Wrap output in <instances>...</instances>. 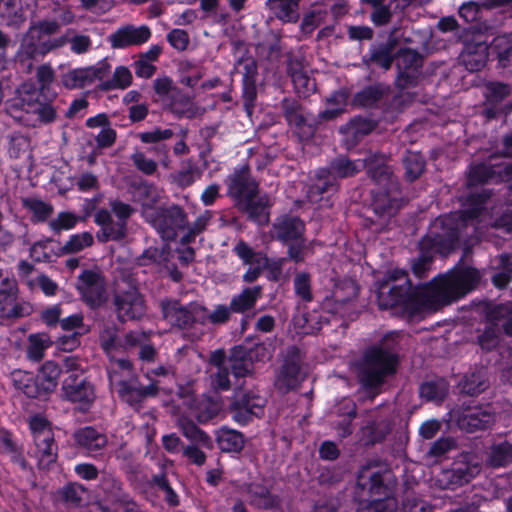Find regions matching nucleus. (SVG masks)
<instances>
[{"label": "nucleus", "mask_w": 512, "mask_h": 512, "mask_svg": "<svg viewBox=\"0 0 512 512\" xmlns=\"http://www.w3.org/2000/svg\"><path fill=\"white\" fill-rule=\"evenodd\" d=\"M480 272L471 266H456L447 274L434 279L418 294L422 311H436L475 289Z\"/></svg>", "instance_id": "nucleus-1"}, {"label": "nucleus", "mask_w": 512, "mask_h": 512, "mask_svg": "<svg viewBox=\"0 0 512 512\" xmlns=\"http://www.w3.org/2000/svg\"><path fill=\"white\" fill-rule=\"evenodd\" d=\"M364 161L371 178L384 189L373 192L371 207L374 216L369 218L371 229L374 232H381L388 227L391 218L399 209L398 200L392 196L398 189L397 183L383 154L369 153Z\"/></svg>", "instance_id": "nucleus-2"}, {"label": "nucleus", "mask_w": 512, "mask_h": 512, "mask_svg": "<svg viewBox=\"0 0 512 512\" xmlns=\"http://www.w3.org/2000/svg\"><path fill=\"white\" fill-rule=\"evenodd\" d=\"M395 334L384 338L383 343L368 349L357 368V377L368 391L373 392V397L378 394L386 378L396 371L397 358L392 351V346L387 342L395 338Z\"/></svg>", "instance_id": "nucleus-3"}, {"label": "nucleus", "mask_w": 512, "mask_h": 512, "mask_svg": "<svg viewBox=\"0 0 512 512\" xmlns=\"http://www.w3.org/2000/svg\"><path fill=\"white\" fill-rule=\"evenodd\" d=\"M228 195L234 198L238 207L260 225L269 221L267 208L270 199L267 196L257 197L258 184L250 177L248 167L243 166L228 177Z\"/></svg>", "instance_id": "nucleus-4"}, {"label": "nucleus", "mask_w": 512, "mask_h": 512, "mask_svg": "<svg viewBox=\"0 0 512 512\" xmlns=\"http://www.w3.org/2000/svg\"><path fill=\"white\" fill-rule=\"evenodd\" d=\"M6 111L16 121L28 127L50 123L56 118L55 108L39 101L37 89L27 83L18 87L15 96L6 102Z\"/></svg>", "instance_id": "nucleus-5"}, {"label": "nucleus", "mask_w": 512, "mask_h": 512, "mask_svg": "<svg viewBox=\"0 0 512 512\" xmlns=\"http://www.w3.org/2000/svg\"><path fill=\"white\" fill-rule=\"evenodd\" d=\"M357 483L373 496H385L384 499L371 501L364 512H396L397 501L394 497L388 496L391 490L392 473L385 466L377 464L363 466L359 472Z\"/></svg>", "instance_id": "nucleus-6"}, {"label": "nucleus", "mask_w": 512, "mask_h": 512, "mask_svg": "<svg viewBox=\"0 0 512 512\" xmlns=\"http://www.w3.org/2000/svg\"><path fill=\"white\" fill-rule=\"evenodd\" d=\"M110 386L119 397L131 406H138L148 396H155L158 393L156 383L147 386H140L133 372L129 360H116L108 368Z\"/></svg>", "instance_id": "nucleus-7"}, {"label": "nucleus", "mask_w": 512, "mask_h": 512, "mask_svg": "<svg viewBox=\"0 0 512 512\" xmlns=\"http://www.w3.org/2000/svg\"><path fill=\"white\" fill-rule=\"evenodd\" d=\"M110 210L99 209L94 214V222L101 227L96 237L99 242L120 241L127 234V221L135 209L119 199L109 200Z\"/></svg>", "instance_id": "nucleus-8"}, {"label": "nucleus", "mask_w": 512, "mask_h": 512, "mask_svg": "<svg viewBox=\"0 0 512 512\" xmlns=\"http://www.w3.org/2000/svg\"><path fill=\"white\" fill-rule=\"evenodd\" d=\"M160 308L163 318L174 328L188 330L203 323V305L198 302L182 304L176 299H165Z\"/></svg>", "instance_id": "nucleus-9"}, {"label": "nucleus", "mask_w": 512, "mask_h": 512, "mask_svg": "<svg viewBox=\"0 0 512 512\" xmlns=\"http://www.w3.org/2000/svg\"><path fill=\"white\" fill-rule=\"evenodd\" d=\"M481 471L477 457L471 453H463L450 469L443 470L437 477L442 489L454 490L469 483Z\"/></svg>", "instance_id": "nucleus-10"}, {"label": "nucleus", "mask_w": 512, "mask_h": 512, "mask_svg": "<svg viewBox=\"0 0 512 512\" xmlns=\"http://www.w3.org/2000/svg\"><path fill=\"white\" fill-rule=\"evenodd\" d=\"M149 222L163 239L174 240L187 228L188 215L181 206L173 204L159 208L150 216Z\"/></svg>", "instance_id": "nucleus-11"}, {"label": "nucleus", "mask_w": 512, "mask_h": 512, "mask_svg": "<svg viewBox=\"0 0 512 512\" xmlns=\"http://www.w3.org/2000/svg\"><path fill=\"white\" fill-rule=\"evenodd\" d=\"M454 244L455 238L452 235L444 237L431 231L424 236L419 242L420 255L412 265L414 274L423 278L430 269L434 254H447Z\"/></svg>", "instance_id": "nucleus-12"}, {"label": "nucleus", "mask_w": 512, "mask_h": 512, "mask_svg": "<svg viewBox=\"0 0 512 512\" xmlns=\"http://www.w3.org/2000/svg\"><path fill=\"white\" fill-rule=\"evenodd\" d=\"M30 428L35 444V457L41 468H48L56 461L57 447L54 443V434L48 422L41 417H34L30 421Z\"/></svg>", "instance_id": "nucleus-13"}, {"label": "nucleus", "mask_w": 512, "mask_h": 512, "mask_svg": "<svg viewBox=\"0 0 512 512\" xmlns=\"http://www.w3.org/2000/svg\"><path fill=\"white\" fill-rule=\"evenodd\" d=\"M301 365L302 356L300 350L296 346L289 347L275 379L276 388L281 392H288L297 388L304 379Z\"/></svg>", "instance_id": "nucleus-14"}, {"label": "nucleus", "mask_w": 512, "mask_h": 512, "mask_svg": "<svg viewBox=\"0 0 512 512\" xmlns=\"http://www.w3.org/2000/svg\"><path fill=\"white\" fill-rule=\"evenodd\" d=\"M62 393L65 400L75 404L81 411H87L96 399L94 386L75 374H71L64 380Z\"/></svg>", "instance_id": "nucleus-15"}, {"label": "nucleus", "mask_w": 512, "mask_h": 512, "mask_svg": "<svg viewBox=\"0 0 512 512\" xmlns=\"http://www.w3.org/2000/svg\"><path fill=\"white\" fill-rule=\"evenodd\" d=\"M110 64L103 60L95 65L75 68L62 75V83L68 89L84 88L97 80H103L110 72Z\"/></svg>", "instance_id": "nucleus-16"}, {"label": "nucleus", "mask_w": 512, "mask_h": 512, "mask_svg": "<svg viewBox=\"0 0 512 512\" xmlns=\"http://www.w3.org/2000/svg\"><path fill=\"white\" fill-rule=\"evenodd\" d=\"M510 182L512 189V165H488L485 163L471 165L467 174V185L472 187L490 182Z\"/></svg>", "instance_id": "nucleus-17"}, {"label": "nucleus", "mask_w": 512, "mask_h": 512, "mask_svg": "<svg viewBox=\"0 0 512 512\" xmlns=\"http://www.w3.org/2000/svg\"><path fill=\"white\" fill-rule=\"evenodd\" d=\"M396 66L398 75L395 80L397 87L404 89L416 81L422 66V56L415 50L405 48L397 53Z\"/></svg>", "instance_id": "nucleus-18"}, {"label": "nucleus", "mask_w": 512, "mask_h": 512, "mask_svg": "<svg viewBox=\"0 0 512 512\" xmlns=\"http://www.w3.org/2000/svg\"><path fill=\"white\" fill-rule=\"evenodd\" d=\"M77 289L91 307L100 306L105 300V284L100 273L96 271H83L78 277Z\"/></svg>", "instance_id": "nucleus-19"}, {"label": "nucleus", "mask_w": 512, "mask_h": 512, "mask_svg": "<svg viewBox=\"0 0 512 512\" xmlns=\"http://www.w3.org/2000/svg\"><path fill=\"white\" fill-rule=\"evenodd\" d=\"M114 304L121 321L140 319L146 312L143 296L136 288L117 294Z\"/></svg>", "instance_id": "nucleus-20"}, {"label": "nucleus", "mask_w": 512, "mask_h": 512, "mask_svg": "<svg viewBox=\"0 0 512 512\" xmlns=\"http://www.w3.org/2000/svg\"><path fill=\"white\" fill-rule=\"evenodd\" d=\"M61 374L60 366L54 361H46L40 368L34 384H26L23 392L29 397H39L53 391Z\"/></svg>", "instance_id": "nucleus-21"}, {"label": "nucleus", "mask_w": 512, "mask_h": 512, "mask_svg": "<svg viewBox=\"0 0 512 512\" xmlns=\"http://www.w3.org/2000/svg\"><path fill=\"white\" fill-rule=\"evenodd\" d=\"M494 423L495 413L489 405L467 408L457 418L459 428L467 432L486 430Z\"/></svg>", "instance_id": "nucleus-22"}, {"label": "nucleus", "mask_w": 512, "mask_h": 512, "mask_svg": "<svg viewBox=\"0 0 512 512\" xmlns=\"http://www.w3.org/2000/svg\"><path fill=\"white\" fill-rule=\"evenodd\" d=\"M264 398L254 392L238 391L231 405L233 418L238 422L246 423L251 416H260L263 413Z\"/></svg>", "instance_id": "nucleus-23"}, {"label": "nucleus", "mask_w": 512, "mask_h": 512, "mask_svg": "<svg viewBox=\"0 0 512 512\" xmlns=\"http://www.w3.org/2000/svg\"><path fill=\"white\" fill-rule=\"evenodd\" d=\"M151 37V30L146 25H124L109 36V42L115 49L138 46L146 43Z\"/></svg>", "instance_id": "nucleus-24"}, {"label": "nucleus", "mask_w": 512, "mask_h": 512, "mask_svg": "<svg viewBox=\"0 0 512 512\" xmlns=\"http://www.w3.org/2000/svg\"><path fill=\"white\" fill-rule=\"evenodd\" d=\"M386 278V284H391L389 287L390 300L384 303L383 300L380 299V305L386 308L405 302L411 291V284L407 273L404 270L395 269L389 271ZM383 294L384 292L382 291L380 298H382Z\"/></svg>", "instance_id": "nucleus-25"}, {"label": "nucleus", "mask_w": 512, "mask_h": 512, "mask_svg": "<svg viewBox=\"0 0 512 512\" xmlns=\"http://www.w3.org/2000/svg\"><path fill=\"white\" fill-rule=\"evenodd\" d=\"M304 222L292 215H283L278 217L270 231L271 237L282 243L294 242L304 237Z\"/></svg>", "instance_id": "nucleus-26"}, {"label": "nucleus", "mask_w": 512, "mask_h": 512, "mask_svg": "<svg viewBox=\"0 0 512 512\" xmlns=\"http://www.w3.org/2000/svg\"><path fill=\"white\" fill-rule=\"evenodd\" d=\"M234 252L245 264L252 266L243 275V280L247 283L254 282L260 276L262 270L267 266L268 258L262 252L254 251L244 241H239L235 245Z\"/></svg>", "instance_id": "nucleus-27"}, {"label": "nucleus", "mask_w": 512, "mask_h": 512, "mask_svg": "<svg viewBox=\"0 0 512 512\" xmlns=\"http://www.w3.org/2000/svg\"><path fill=\"white\" fill-rule=\"evenodd\" d=\"M488 60V46L486 42L471 40L464 44L459 56L460 63L470 72L481 70Z\"/></svg>", "instance_id": "nucleus-28"}, {"label": "nucleus", "mask_w": 512, "mask_h": 512, "mask_svg": "<svg viewBox=\"0 0 512 512\" xmlns=\"http://www.w3.org/2000/svg\"><path fill=\"white\" fill-rule=\"evenodd\" d=\"M153 87L159 96H171L174 100L171 102V111L179 116L185 114L191 105L190 97L180 94L173 86V82L168 77H161L154 80Z\"/></svg>", "instance_id": "nucleus-29"}, {"label": "nucleus", "mask_w": 512, "mask_h": 512, "mask_svg": "<svg viewBox=\"0 0 512 512\" xmlns=\"http://www.w3.org/2000/svg\"><path fill=\"white\" fill-rule=\"evenodd\" d=\"M47 54L44 40L40 39L32 30L28 29L21 39L17 58L21 63H28V67L32 66V62L40 56Z\"/></svg>", "instance_id": "nucleus-30"}, {"label": "nucleus", "mask_w": 512, "mask_h": 512, "mask_svg": "<svg viewBox=\"0 0 512 512\" xmlns=\"http://www.w3.org/2000/svg\"><path fill=\"white\" fill-rule=\"evenodd\" d=\"M396 43L389 40L386 43L374 45L369 49V52L363 56V63L368 67H380L387 71L391 68L394 61V49Z\"/></svg>", "instance_id": "nucleus-31"}, {"label": "nucleus", "mask_w": 512, "mask_h": 512, "mask_svg": "<svg viewBox=\"0 0 512 512\" xmlns=\"http://www.w3.org/2000/svg\"><path fill=\"white\" fill-rule=\"evenodd\" d=\"M249 503L259 509H274L281 504V498L261 483H250L246 487Z\"/></svg>", "instance_id": "nucleus-32"}, {"label": "nucleus", "mask_w": 512, "mask_h": 512, "mask_svg": "<svg viewBox=\"0 0 512 512\" xmlns=\"http://www.w3.org/2000/svg\"><path fill=\"white\" fill-rule=\"evenodd\" d=\"M210 365L215 371L211 372V382L216 389L228 390L231 386L229 374L231 373L227 365V357L223 350H216L210 356Z\"/></svg>", "instance_id": "nucleus-33"}, {"label": "nucleus", "mask_w": 512, "mask_h": 512, "mask_svg": "<svg viewBox=\"0 0 512 512\" xmlns=\"http://www.w3.org/2000/svg\"><path fill=\"white\" fill-rule=\"evenodd\" d=\"M74 440L78 446L93 454L107 445V437L93 427L87 426L74 433Z\"/></svg>", "instance_id": "nucleus-34"}, {"label": "nucleus", "mask_w": 512, "mask_h": 512, "mask_svg": "<svg viewBox=\"0 0 512 512\" xmlns=\"http://www.w3.org/2000/svg\"><path fill=\"white\" fill-rule=\"evenodd\" d=\"M391 92L390 86L383 83H376L364 87L353 97V104L358 107H373L382 99L389 96Z\"/></svg>", "instance_id": "nucleus-35"}, {"label": "nucleus", "mask_w": 512, "mask_h": 512, "mask_svg": "<svg viewBox=\"0 0 512 512\" xmlns=\"http://www.w3.org/2000/svg\"><path fill=\"white\" fill-rule=\"evenodd\" d=\"M282 110L288 123L298 128V133L301 134L302 137L308 138L313 134V127L306 124L305 117L301 112V107L296 100L291 98L283 99Z\"/></svg>", "instance_id": "nucleus-36"}, {"label": "nucleus", "mask_w": 512, "mask_h": 512, "mask_svg": "<svg viewBox=\"0 0 512 512\" xmlns=\"http://www.w3.org/2000/svg\"><path fill=\"white\" fill-rule=\"evenodd\" d=\"M301 0H268L266 6L269 11L284 23H295L299 19V5Z\"/></svg>", "instance_id": "nucleus-37"}, {"label": "nucleus", "mask_w": 512, "mask_h": 512, "mask_svg": "<svg viewBox=\"0 0 512 512\" xmlns=\"http://www.w3.org/2000/svg\"><path fill=\"white\" fill-rule=\"evenodd\" d=\"M26 20L20 0H0V23L20 28Z\"/></svg>", "instance_id": "nucleus-38"}, {"label": "nucleus", "mask_w": 512, "mask_h": 512, "mask_svg": "<svg viewBox=\"0 0 512 512\" xmlns=\"http://www.w3.org/2000/svg\"><path fill=\"white\" fill-rule=\"evenodd\" d=\"M188 407L193 417L200 423H205L215 417L220 411V405L217 401L209 397H200L188 401Z\"/></svg>", "instance_id": "nucleus-39"}, {"label": "nucleus", "mask_w": 512, "mask_h": 512, "mask_svg": "<svg viewBox=\"0 0 512 512\" xmlns=\"http://www.w3.org/2000/svg\"><path fill=\"white\" fill-rule=\"evenodd\" d=\"M485 461L493 468L509 465L512 462V444L507 440L494 442L487 450Z\"/></svg>", "instance_id": "nucleus-40"}, {"label": "nucleus", "mask_w": 512, "mask_h": 512, "mask_svg": "<svg viewBox=\"0 0 512 512\" xmlns=\"http://www.w3.org/2000/svg\"><path fill=\"white\" fill-rule=\"evenodd\" d=\"M488 321L498 330L512 336V302L491 307L487 312Z\"/></svg>", "instance_id": "nucleus-41"}, {"label": "nucleus", "mask_w": 512, "mask_h": 512, "mask_svg": "<svg viewBox=\"0 0 512 512\" xmlns=\"http://www.w3.org/2000/svg\"><path fill=\"white\" fill-rule=\"evenodd\" d=\"M366 167L364 159L352 161L347 157L340 156L334 159L329 166V175L338 178L352 177Z\"/></svg>", "instance_id": "nucleus-42"}, {"label": "nucleus", "mask_w": 512, "mask_h": 512, "mask_svg": "<svg viewBox=\"0 0 512 512\" xmlns=\"http://www.w3.org/2000/svg\"><path fill=\"white\" fill-rule=\"evenodd\" d=\"M262 295L261 286L245 288L240 294L235 295L230 302L232 312L244 313L254 308L257 300Z\"/></svg>", "instance_id": "nucleus-43"}, {"label": "nucleus", "mask_w": 512, "mask_h": 512, "mask_svg": "<svg viewBox=\"0 0 512 512\" xmlns=\"http://www.w3.org/2000/svg\"><path fill=\"white\" fill-rule=\"evenodd\" d=\"M492 268L494 270L493 285L497 288H505L512 279V253L497 257Z\"/></svg>", "instance_id": "nucleus-44"}, {"label": "nucleus", "mask_w": 512, "mask_h": 512, "mask_svg": "<svg viewBox=\"0 0 512 512\" xmlns=\"http://www.w3.org/2000/svg\"><path fill=\"white\" fill-rule=\"evenodd\" d=\"M489 386L487 371L480 368L469 375H466L460 383L462 392L474 396L485 391Z\"/></svg>", "instance_id": "nucleus-45"}, {"label": "nucleus", "mask_w": 512, "mask_h": 512, "mask_svg": "<svg viewBox=\"0 0 512 512\" xmlns=\"http://www.w3.org/2000/svg\"><path fill=\"white\" fill-rule=\"evenodd\" d=\"M375 128L373 121L365 118H354L341 131L346 134L352 142H359L364 136L371 133Z\"/></svg>", "instance_id": "nucleus-46"}, {"label": "nucleus", "mask_w": 512, "mask_h": 512, "mask_svg": "<svg viewBox=\"0 0 512 512\" xmlns=\"http://www.w3.org/2000/svg\"><path fill=\"white\" fill-rule=\"evenodd\" d=\"M178 426L182 434L192 442L200 444L206 448H212V440L209 435L198 428L192 421L186 418H180Z\"/></svg>", "instance_id": "nucleus-47"}, {"label": "nucleus", "mask_w": 512, "mask_h": 512, "mask_svg": "<svg viewBox=\"0 0 512 512\" xmlns=\"http://www.w3.org/2000/svg\"><path fill=\"white\" fill-rule=\"evenodd\" d=\"M100 343L107 356L110 358V366L116 360H125L124 358H117L116 353L121 352V339L117 337L116 330L113 327L104 329L100 335Z\"/></svg>", "instance_id": "nucleus-48"}, {"label": "nucleus", "mask_w": 512, "mask_h": 512, "mask_svg": "<svg viewBox=\"0 0 512 512\" xmlns=\"http://www.w3.org/2000/svg\"><path fill=\"white\" fill-rule=\"evenodd\" d=\"M29 345L27 356L30 360L39 362L45 355V351L52 345V341L47 334H32L28 338Z\"/></svg>", "instance_id": "nucleus-49"}, {"label": "nucleus", "mask_w": 512, "mask_h": 512, "mask_svg": "<svg viewBox=\"0 0 512 512\" xmlns=\"http://www.w3.org/2000/svg\"><path fill=\"white\" fill-rule=\"evenodd\" d=\"M219 448L225 452H236L242 449L244 440L241 433L231 429H221L217 435Z\"/></svg>", "instance_id": "nucleus-50"}, {"label": "nucleus", "mask_w": 512, "mask_h": 512, "mask_svg": "<svg viewBox=\"0 0 512 512\" xmlns=\"http://www.w3.org/2000/svg\"><path fill=\"white\" fill-rule=\"evenodd\" d=\"M448 393V383L444 379L430 381L420 386V396L428 401H441Z\"/></svg>", "instance_id": "nucleus-51"}, {"label": "nucleus", "mask_w": 512, "mask_h": 512, "mask_svg": "<svg viewBox=\"0 0 512 512\" xmlns=\"http://www.w3.org/2000/svg\"><path fill=\"white\" fill-rule=\"evenodd\" d=\"M454 447L455 441L452 438H439L438 440L431 444L430 448L425 453L424 458L427 461V463H436L441 457H443Z\"/></svg>", "instance_id": "nucleus-52"}, {"label": "nucleus", "mask_w": 512, "mask_h": 512, "mask_svg": "<svg viewBox=\"0 0 512 512\" xmlns=\"http://www.w3.org/2000/svg\"><path fill=\"white\" fill-rule=\"evenodd\" d=\"M492 47L501 65L505 67L512 59V32L494 38Z\"/></svg>", "instance_id": "nucleus-53"}, {"label": "nucleus", "mask_w": 512, "mask_h": 512, "mask_svg": "<svg viewBox=\"0 0 512 512\" xmlns=\"http://www.w3.org/2000/svg\"><path fill=\"white\" fill-rule=\"evenodd\" d=\"M403 163L405 175L409 181L416 180L424 171V158L417 152H409L403 159Z\"/></svg>", "instance_id": "nucleus-54"}, {"label": "nucleus", "mask_w": 512, "mask_h": 512, "mask_svg": "<svg viewBox=\"0 0 512 512\" xmlns=\"http://www.w3.org/2000/svg\"><path fill=\"white\" fill-rule=\"evenodd\" d=\"M358 292L359 288L353 280H345L336 286L333 296L336 303L345 305L349 301L355 299Z\"/></svg>", "instance_id": "nucleus-55"}, {"label": "nucleus", "mask_w": 512, "mask_h": 512, "mask_svg": "<svg viewBox=\"0 0 512 512\" xmlns=\"http://www.w3.org/2000/svg\"><path fill=\"white\" fill-rule=\"evenodd\" d=\"M210 219L211 214L208 211H206L204 214L198 216L197 219L192 224L188 222L187 228L185 229L184 234L181 238V242L183 244H188L194 241L195 237L205 230Z\"/></svg>", "instance_id": "nucleus-56"}, {"label": "nucleus", "mask_w": 512, "mask_h": 512, "mask_svg": "<svg viewBox=\"0 0 512 512\" xmlns=\"http://www.w3.org/2000/svg\"><path fill=\"white\" fill-rule=\"evenodd\" d=\"M22 203L25 208L33 213L37 221L46 220L53 212L51 204L37 198H24Z\"/></svg>", "instance_id": "nucleus-57"}, {"label": "nucleus", "mask_w": 512, "mask_h": 512, "mask_svg": "<svg viewBox=\"0 0 512 512\" xmlns=\"http://www.w3.org/2000/svg\"><path fill=\"white\" fill-rule=\"evenodd\" d=\"M22 314L21 307L16 303V292L0 294V317L11 318Z\"/></svg>", "instance_id": "nucleus-58"}, {"label": "nucleus", "mask_w": 512, "mask_h": 512, "mask_svg": "<svg viewBox=\"0 0 512 512\" xmlns=\"http://www.w3.org/2000/svg\"><path fill=\"white\" fill-rule=\"evenodd\" d=\"M343 406L345 408V415L342 420H340L336 425V430L338 435L341 438H346L352 434V419L356 416V406L350 401L346 400L343 402Z\"/></svg>", "instance_id": "nucleus-59"}, {"label": "nucleus", "mask_w": 512, "mask_h": 512, "mask_svg": "<svg viewBox=\"0 0 512 512\" xmlns=\"http://www.w3.org/2000/svg\"><path fill=\"white\" fill-rule=\"evenodd\" d=\"M347 103V94L344 91L334 92L327 100V105L335 104L336 109H325L320 113L322 119L331 120L340 115L344 110Z\"/></svg>", "instance_id": "nucleus-60"}, {"label": "nucleus", "mask_w": 512, "mask_h": 512, "mask_svg": "<svg viewBox=\"0 0 512 512\" xmlns=\"http://www.w3.org/2000/svg\"><path fill=\"white\" fill-rule=\"evenodd\" d=\"M511 93V87L500 82H490L485 85V97L491 104H497L503 101Z\"/></svg>", "instance_id": "nucleus-61"}, {"label": "nucleus", "mask_w": 512, "mask_h": 512, "mask_svg": "<svg viewBox=\"0 0 512 512\" xmlns=\"http://www.w3.org/2000/svg\"><path fill=\"white\" fill-rule=\"evenodd\" d=\"M94 242L93 235L90 232H82L70 236L64 245V250L68 253H77L86 247L92 246Z\"/></svg>", "instance_id": "nucleus-62"}, {"label": "nucleus", "mask_w": 512, "mask_h": 512, "mask_svg": "<svg viewBox=\"0 0 512 512\" xmlns=\"http://www.w3.org/2000/svg\"><path fill=\"white\" fill-rule=\"evenodd\" d=\"M230 306L225 305H217L215 309L210 312L206 307L203 306V323L201 325H205L206 323H212L214 325L223 324L228 321L231 314Z\"/></svg>", "instance_id": "nucleus-63"}, {"label": "nucleus", "mask_w": 512, "mask_h": 512, "mask_svg": "<svg viewBox=\"0 0 512 512\" xmlns=\"http://www.w3.org/2000/svg\"><path fill=\"white\" fill-rule=\"evenodd\" d=\"M294 290L303 301L310 302L313 299L311 292V278L306 272H299L294 277Z\"/></svg>", "instance_id": "nucleus-64"}]
</instances>
